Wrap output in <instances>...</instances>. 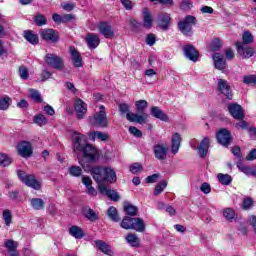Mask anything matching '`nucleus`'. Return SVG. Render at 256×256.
<instances>
[{"label":"nucleus","instance_id":"obj_19","mask_svg":"<svg viewBox=\"0 0 256 256\" xmlns=\"http://www.w3.org/2000/svg\"><path fill=\"white\" fill-rule=\"evenodd\" d=\"M157 22L163 31H167V29H169V25L171 24V15L167 13H160L157 16Z\"/></svg>","mask_w":256,"mask_h":256},{"label":"nucleus","instance_id":"obj_6","mask_svg":"<svg viewBox=\"0 0 256 256\" xmlns=\"http://www.w3.org/2000/svg\"><path fill=\"white\" fill-rule=\"evenodd\" d=\"M17 175L20 181L26 184L27 187H31L36 191H39V189H41V181L35 179V175L26 174L24 171H21V170L18 171Z\"/></svg>","mask_w":256,"mask_h":256},{"label":"nucleus","instance_id":"obj_3","mask_svg":"<svg viewBox=\"0 0 256 256\" xmlns=\"http://www.w3.org/2000/svg\"><path fill=\"white\" fill-rule=\"evenodd\" d=\"M121 227L122 229H133L134 231H138V233H143V231H145V222H143L141 218L126 216L121 222Z\"/></svg>","mask_w":256,"mask_h":256},{"label":"nucleus","instance_id":"obj_46","mask_svg":"<svg viewBox=\"0 0 256 256\" xmlns=\"http://www.w3.org/2000/svg\"><path fill=\"white\" fill-rule=\"evenodd\" d=\"M5 247L8 249V253H13L17 251V247H19V243L13 241V240H7L5 242Z\"/></svg>","mask_w":256,"mask_h":256},{"label":"nucleus","instance_id":"obj_29","mask_svg":"<svg viewBox=\"0 0 256 256\" xmlns=\"http://www.w3.org/2000/svg\"><path fill=\"white\" fill-rule=\"evenodd\" d=\"M69 233L70 235H72V237H75V239H83V237H85L83 229H81V227L79 226L70 227Z\"/></svg>","mask_w":256,"mask_h":256},{"label":"nucleus","instance_id":"obj_38","mask_svg":"<svg viewBox=\"0 0 256 256\" xmlns=\"http://www.w3.org/2000/svg\"><path fill=\"white\" fill-rule=\"evenodd\" d=\"M2 217L4 219L5 225H7V227H10L11 223H13V215H11V210H4L2 213Z\"/></svg>","mask_w":256,"mask_h":256},{"label":"nucleus","instance_id":"obj_32","mask_svg":"<svg viewBox=\"0 0 256 256\" xmlns=\"http://www.w3.org/2000/svg\"><path fill=\"white\" fill-rule=\"evenodd\" d=\"M217 179L221 185H231L233 178L229 174L219 173Z\"/></svg>","mask_w":256,"mask_h":256},{"label":"nucleus","instance_id":"obj_53","mask_svg":"<svg viewBox=\"0 0 256 256\" xmlns=\"http://www.w3.org/2000/svg\"><path fill=\"white\" fill-rule=\"evenodd\" d=\"M19 73L21 79L27 80L29 79V70L25 66H20Z\"/></svg>","mask_w":256,"mask_h":256},{"label":"nucleus","instance_id":"obj_15","mask_svg":"<svg viewBox=\"0 0 256 256\" xmlns=\"http://www.w3.org/2000/svg\"><path fill=\"white\" fill-rule=\"evenodd\" d=\"M228 111L230 115L238 121L245 119V112L243 111V107L239 104H228Z\"/></svg>","mask_w":256,"mask_h":256},{"label":"nucleus","instance_id":"obj_55","mask_svg":"<svg viewBox=\"0 0 256 256\" xmlns=\"http://www.w3.org/2000/svg\"><path fill=\"white\" fill-rule=\"evenodd\" d=\"M253 207V199L252 198H245L242 202V209H251Z\"/></svg>","mask_w":256,"mask_h":256},{"label":"nucleus","instance_id":"obj_59","mask_svg":"<svg viewBox=\"0 0 256 256\" xmlns=\"http://www.w3.org/2000/svg\"><path fill=\"white\" fill-rule=\"evenodd\" d=\"M120 3H122L126 11H131L133 9V2L131 0H120Z\"/></svg>","mask_w":256,"mask_h":256},{"label":"nucleus","instance_id":"obj_42","mask_svg":"<svg viewBox=\"0 0 256 256\" xmlns=\"http://www.w3.org/2000/svg\"><path fill=\"white\" fill-rule=\"evenodd\" d=\"M68 173L71 177H81V175H83V170L79 166H71L68 169Z\"/></svg>","mask_w":256,"mask_h":256},{"label":"nucleus","instance_id":"obj_27","mask_svg":"<svg viewBox=\"0 0 256 256\" xmlns=\"http://www.w3.org/2000/svg\"><path fill=\"white\" fill-rule=\"evenodd\" d=\"M150 113L156 119H160V121H169V116H167V114H165V112H163V110L157 106H153L150 110Z\"/></svg>","mask_w":256,"mask_h":256},{"label":"nucleus","instance_id":"obj_16","mask_svg":"<svg viewBox=\"0 0 256 256\" xmlns=\"http://www.w3.org/2000/svg\"><path fill=\"white\" fill-rule=\"evenodd\" d=\"M99 191L102 195H106V197H109L112 201H119L121 199V196L117 191L112 190L111 187L106 186L105 184L99 185Z\"/></svg>","mask_w":256,"mask_h":256},{"label":"nucleus","instance_id":"obj_1","mask_svg":"<svg viewBox=\"0 0 256 256\" xmlns=\"http://www.w3.org/2000/svg\"><path fill=\"white\" fill-rule=\"evenodd\" d=\"M72 147L74 153H83L84 159L88 163H95L99 159V150L87 143V137L77 131L72 132Z\"/></svg>","mask_w":256,"mask_h":256},{"label":"nucleus","instance_id":"obj_64","mask_svg":"<svg viewBox=\"0 0 256 256\" xmlns=\"http://www.w3.org/2000/svg\"><path fill=\"white\" fill-rule=\"evenodd\" d=\"M256 159V149H252L246 156V161H255Z\"/></svg>","mask_w":256,"mask_h":256},{"label":"nucleus","instance_id":"obj_31","mask_svg":"<svg viewBox=\"0 0 256 256\" xmlns=\"http://www.w3.org/2000/svg\"><path fill=\"white\" fill-rule=\"evenodd\" d=\"M24 38L32 45H37L39 43V37L31 31H24Z\"/></svg>","mask_w":256,"mask_h":256},{"label":"nucleus","instance_id":"obj_2","mask_svg":"<svg viewBox=\"0 0 256 256\" xmlns=\"http://www.w3.org/2000/svg\"><path fill=\"white\" fill-rule=\"evenodd\" d=\"M148 103L146 100H138L135 103L136 113H128L126 115V119L130 121V123H139V125H145L147 123V119H149V114L145 112V109L148 107Z\"/></svg>","mask_w":256,"mask_h":256},{"label":"nucleus","instance_id":"obj_49","mask_svg":"<svg viewBox=\"0 0 256 256\" xmlns=\"http://www.w3.org/2000/svg\"><path fill=\"white\" fill-rule=\"evenodd\" d=\"M35 23L38 27H43V25H47V18L43 14H37L35 16Z\"/></svg>","mask_w":256,"mask_h":256},{"label":"nucleus","instance_id":"obj_4","mask_svg":"<svg viewBox=\"0 0 256 256\" xmlns=\"http://www.w3.org/2000/svg\"><path fill=\"white\" fill-rule=\"evenodd\" d=\"M193 25H197V18L188 15L184 20L178 23V29L185 37H191V35H193Z\"/></svg>","mask_w":256,"mask_h":256},{"label":"nucleus","instance_id":"obj_44","mask_svg":"<svg viewBox=\"0 0 256 256\" xmlns=\"http://www.w3.org/2000/svg\"><path fill=\"white\" fill-rule=\"evenodd\" d=\"M126 241L132 247H139V238L135 234H128L126 237Z\"/></svg>","mask_w":256,"mask_h":256},{"label":"nucleus","instance_id":"obj_13","mask_svg":"<svg viewBox=\"0 0 256 256\" xmlns=\"http://www.w3.org/2000/svg\"><path fill=\"white\" fill-rule=\"evenodd\" d=\"M216 139L223 147H229L231 145V132L223 128L216 133Z\"/></svg>","mask_w":256,"mask_h":256},{"label":"nucleus","instance_id":"obj_62","mask_svg":"<svg viewBox=\"0 0 256 256\" xmlns=\"http://www.w3.org/2000/svg\"><path fill=\"white\" fill-rule=\"evenodd\" d=\"M236 129H248L249 128V123L244 121L243 119L240 120V122H237L235 124Z\"/></svg>","mask_w":256,"mask_h":256},{"label":"nucleus","instance_id":"obj_25","mask_svg":"<svg viewBox=\"0 0 256 256\" xmlns=\"http://www.w3.org/2000/svg\"><path fill=\"white\" fill-rule=\"evenodd\" d=\"M213 61H214L215 67L219 71H223V70L227 69V61L225 60L223 55H221L220 53H215L213 55Z\"/></svg>","mask_w":256,"mask_h":256},{"label":"nucleus","instance_id":"obj_24","mask_svg":"<svg viewBox=\"0 0 256 256\" xmlns=\"http://www.w3.org/2000/svg\"><path fill=\"white\" fill-rule=\"evenodd\" d=\"M198 151L199 157L204 159V157H207V153H209V138L205 137L200 142L199 146L196 148Z\"/></svg>","mask_w":256,"mask_h":256},{"label":"nucleus","instance_id":"obj_20","mask_svg":"<svg viewBox=\"0 0 256 256\" xmlns=\"http://www.w3.org/2000/svg\"><path fill=\"white\" fill-rule=\"evenodd\" d=\"M86 43L89 49H97L101 43V39L99 38L98 34L88 33L86 35Z\"/></svg>","mask_w":256,"mask_h":256},{"label":"nucleus","instance_id":"obj_47","mask_svg":"<svg viewBox=\"0 0 256 256\" xmlns=\"http://www.w3.org/2000/svg\"><path fill=\"white\" fill-rule=\"evenodd\" d=\"M167 188V181L163 180L162 182L158 183L154 189V195H161L163 191Z\"/></svg>","mask_w":256,"mask_h":256},{"label":"nucleus","instance_id":"obj_34","mask_svg":"<svg viewBox=\"0 0 256 256\" xmlns=\"http://www.w3.org/2000/svg\"><path fill=\"white\" fill-rule=\"evenodd\" d=\"M237 167L245 173V175H251L252 177H256V170L251 169L249 166H243V163L237 162Z\"/></svg>","mask_w":256,"mask_h":256},{"label":"nucleus","instance_id":"obj_48","mask_svg":"<svg viewBox=\"0 0 256 256\" xmlns=\"http://www.w3.org/2000/svg\"><path fill=\"white\" fill-rule=\"evenodd\" d=\"M223 215L228 221H233V219H235V210L232 208H226L223 210Z\"/></svg>","mask_w":256,"mask_h":256},{"label":"nucleus","instance_id":"obj_61","mask_svg":"<svg viewBox=\"0 0 256 256\" xmlns=\"http://www.w3.org/2000/svg\"><path fill=\"white\" fill-rule=\"evenodd\" d=\"M76 6L77 4H75V2L61 4V7L64 9V11H73L74 7Z\"/></svg>","mask_w":256,"mask_h":256},{"label":"nucleus","instance_id":"obj_26","mask_svg":"<svg viewBox=\"0 0 256 256\" xmlns=\"http://www.w3.org/2000/svg\"><path fill=\"white\" fill-rule=\"evenodd\" d=\"M180 147H181V134L173 133L172 142H171L172 154L177 155V153H179Z\"/></svg>","mask_w":256,"mask_h":256},{"label":"nucleus","instance_id":"obj_7","mask_svg":"<svg viewBox=\"0 0 256 256\" xmlns=\"http://www.w3.org/2000/svg\"><path fill=\"white\" fill-rule=\"evenodd\" d=\"M107 173L113 174V169L111 168H103V167H94L92 169V177L96 183H98V189L100 185H103V181L105 179H109V176H107Z\"/></svg>","mask_w":256,"mask_h":256},{"label":"nucleus","instance_id":"obj_63","mask_svg":"<svg viewBox=\"0 0 256 256\" xmlns=\"http://www.w3.org/2000/svg\"><path fill=\"white\" fill-rule=\"evenodd\" d=\"M161 177L160 174H153L146 178V183H157V179Z\"/></svg>","mask_w":256,"mask_h":256},{"label":"nucleus","instance_id":"obj_52","mask_svg":"<svg viewBox=\"0 0 256 256\" xmlns=\"http://www.w3.org/2000/svg\"><path fill=\"white\" fill-rule=\"evenodd\" d=\"M243 81H244V83H246V85H255L256 84V76L255 75L244 76Z\"/></svg>","mask_w":256,"mask_h":256},{"label":"nucleus","instance_id":"obj_54","mask_svg":"<svg viewBox=\"0 0 256 256\" xmlns=\"http://www.w3.org/2000/svg\"><path fill=\"white\" fill-rule=\"evenodd\" d=\"M130 109H131V106L129 104H126V103L119 104V111H120V113H122V115H125V113H126V115L128 113H131V112H129Z\"/></svg>","mask_w":256,"mask_h":256},{"label":"nucleus","instance_id":"obj_50","mask_svg":"<svg viewBox=\"0 0 256 256\" xmlns=\"http://www.w3.org/2000/svg\"><path fill=\"white\" fill-rule=\"evenodd\" d=\"M210 47L212 51H219L223 47V44L219 38H214L210 44Z\"/></svg>","mask_w":256,"mask_h":256},{"label":"nucleus","instance_id":"obj_43","mask_svg":"<svg viewBox=\"0 0 256 256\" xmlns=\"http://www.w3.org/2000/svg\"><path fill=\"white\" fill-rule=\"evenodd\" d=\"M29 95L35 103H43V98H41V93L35 89H30L29 90Z\"/></svg>","mask_w":256,"mask_h":256},{"label":"nucleus","instance_id":"obj_58","mask_svg":"<svg viewBox=\"0 0 256 256\" xmlns=\"http://www.w3.org/2000/svg\"><path fill=\"white\" fill-rule=\"evenodd\" d=\"M200 191H202V193H204L205 195H209V193H211V185L207 182H204L200 186Z\"/></svg>","mask_w":256,"mask_h":256},{"label":"nucleus","instance_id":"obj_57","mask_svg":"<svg viewBox=\"0 0 256 256\" xmlns=\"http://www.w3.org/2000/svg\"><path fill=\"white\" fill-rule=\"evenodd\" d=\"M193 7V3L189 0H183L180 4V8L183 9V11H189Z\"/></svg>","mask_w":256,"mask_h":256},{"label":"nucleus","instance_id":"obj_33","mask_svg":"<svg viewBox=\"0 0 256 256\" xmlns=\"http://www.w3.org/2000/svg\"><path fill=\"white\" fill-rule=\"evenodd\" d=\"M96 247L102 251V253H105L106 255H109L111 253V247L107 245L103 240H96Z\"/></svg>","mask_w":256,"mask_h":256},{"label":"nucleus","instance_id":"obj_21","mask_svg":"<svg viewBox=\"0 0 256 256\" xmlns=\"http://www.w3.org/2000/svg\"><path fill=\"white\" fill-rule=\"evenodd\" d=\"M70 55L74 67H83V57H81V53L76 50L75 46H70Z\"/></svg>","mask_w":256,"mask_h":256},{"label":"nucleus","instance_id":"obj_56","mask_svg":"<svg viewBox=\"0 0 256 256\" xmlns=\"http://www.w3.org/2000/svg\"><path fill=\"white\" fill-rule=\"evenodd\" d=\"M131 173H141L143 171V166L139 163H134L130 166Z\"/></svg>","mask_w":256,"mask_h":256},{"label":"nucleus","instance_id":"obj_30","mask_svg":"<svg viewBox=\"0 0 256 256\" xmlns=\"http://www.w3.org/2000/svg\"><path fill=\"white\" fill-rule=\"evenodd\" d=\"M30 205L36 211H41V209L45 208V201L43 199H41V198H32L30 200Z\"/></svg>","mask_w":256,"mask_h":256},{"label":"nucleus","instance_id":"obj_17","mask_svg":"<svg viewBox=\"0 0 256 256\" xmlns=\"http://www.w3.org/2000/svg\"><path fill=\"white\" fill-rule=\"evenodd\" d=\"M236 49L237 53L240 57H243V59H249L250 57H253L255 50L251 47H245L241 42H236Z\"/></svg>","mask_w":256,"mask_h":256},{"label":"nucleus","instance_id":"obj_10","mask_svg":"<svg viewBox=\"0 0 256 256\" xmlns=\"http://www.w3.org/2000/svg\"><path fill=\"white\" fill-rule=\"evenodd\" d=\"M40 37L44 41H48V43H57L59 41V32L54 29H41Z\"/></svg>","mask_w":256,"mask_h":256},{"label":"nucleus","instance_id":"obj_14","mask_svg":"<svg viewBox=\"0 0 256 256\" xmlns=\"http://www.w3.org/2000/svg\"><path fill=\"white\" fill-rule=\"evenodd\" d=\"M98 31L105 39H113L115 37V31H113V27H111L109 22H100L98 24Z\"/></svg>","mask_w":256,"mask_h":256},{"label":"nucleus","instance_id":"obj_23","mask_svg":"<svg viewBox=\"0 0 256 256\" xmlns=\"http://www.w3.org/2000/svg\"><path fill=\"white\" fill-rule=\"evenodd\" d=\"M142 19L145 29H151V27H153V15H151L149 8L142 9Z\"/></svg>","mask_w":256,"mask_h":256},{"label":"nucleus","instance_id":"obj_18","mask_svg":"<svg viewBox=\"0 0 256 256\" xmlns=\"http://www.w3.org/2000/svg\"><path fill=\"white\" fill-rule=\"evenodd\" d=\"M17 149L19 155L24 158L31 157V155L33 154V148L31 147V143L27 141L20 142Z\"/></svg>","mask_w":256,"mask_h":256},{"label":"nucleus","instance_id":"obj_41","mask_svg":"<svg viewBox=\"0 0 256 256\" xmlns=\"http://www.w3.org/2000/svg\"><path fill=\"white\" fill-rule=\"evenodd\" d=\"M33 121L36 125H39V127H43V125H47V117L43 114L35 115L33 118Z\"/></svg>","mask_w":256,"mask_h":256},{"label":"nucleus","instance_id":"obj_22","mask_svg":"<svg viewBox=\"0 0 256 256\" xmlns=\"http://www.w3.org/2000/svg\"><path fill=\"white\" fill-rule=\"evenodd\" d=\"M74 108L78 119H83L87 115V105L83 100L77 99Z\"/></svg>","mask_w":256,"mask_h":256},{"label":"nucleus","instance_id":"obj_37","mask_svg":"<svg viewBox=\"0 0 256 256\" xmlns=\"http://www.w3.org/2000/svg\"><path fill=\"white\" fill-rule=\"evenodd\" d=\"M11 163H13V158H11V156L5 153H0V165H2V167H9Z\"/></svg>","mask_w":256,"mask_h":256},{"label":"nucleus","instance_id":"obj_36","mask_svg":"<svg viewBox=\"0 0 256 256\" xmlns=\"http://www.w3.org/2000/svg\"><path fill=\"white\" fill-rule=\"evenodd\" d=\"M108 217L111 219V221H114L115 223L120 221L119 214L117 213V208L114 206H111L107 211Z\"/></svg>","mask_w":256,"mask_h":256},{"label":"nucleus","instance_id":"obj_11","mask_svg":"<svg viewBox=\"0 0 256 256\" xmlns=\"http://www.w3.org/2000/svg\"><path fill=\"white\" fill-rule=\"evenodd\" d=\"M218 91L223 95L226 99H233V90H231V86L229 82L225 79H218Z\"/></svg>","mask_w":256,"mask_h":256},{"label":"nucleus","instance_id":"obj_28","mask_svg":"<svg viewBox=\"0 0 256 256\" xmlns=\"http://www.w3.org/2000/svg\"><path fill=\"white\" fill-rule=\"evenodd\" d=\"M88 137L90 141H95V139H98L99 141H108L109 134L101 131H94V132H90L88 134Z\"/></svg>","mask_w":256,"mask_h":256},{"label":"nucleus","instance_id":"obj_39","mask_svg":"<svg viewBox=\"0 0 256 256\" xmlns=\"http://www.w3.org/2000/svg\"><path fill=\"white\" fill-rule=\"evenodd\" d=\"M11 99L9 96H6L4 98H0V111H7L9 107L11 106Z\"/></svg>","mask_w":256,"mask_h":256},{"label":"nucleus","instance_id":"obj_51","mask_svg":"<svg viewBox=\"0 0 256 256\" xmlns=\"http://www.w3.org/2000/svg\"><path fill=\"white\" fill-rule=\"evenodd\" d=\"M129 133L131 135H133L134 137H143V133L141 132V130H139L137 127L135 126H130L129 127Z\"/></svg>","mask_w":256,"mask_h":256},{"label":"nucleus","instance_id":"obj_45","mask_svg":"<svg viewBox=\"0 0 256 256\" xmlns=\"http://www.w3.org/2000/svg\"><path fill=\"white\" fill-rule=\"evenodd\" d=\"M124 211H126L127 215L135 217V215H137V213L139 212V209L131 204H126L124 206Z\"/></svg>","mask_w":256,"mask_h":256},{"label":"nucleus","instance_id":"obj_9","mask_svg":"<svg viewBox=\"0 0 256 256\" xmlns=\"http://www.w3.org/2000/svg\"><path fill=\"white\" fill-rule=\"evenodd\" d=\"M152 151L158 161H165V159H167V153L169 152V146L164 143H157L153 145Z\"/></svg>","mask_w":256,"mask_h":256},{"label":"nucleus","instance_id":"obj_5","mask_svg":"<svg viewBox=\"0 0 256 256\" xmlns=\"http://www.w3.org/2000/svg\"><path fill=\"white\" fill-rule=\"evenodd\" d=\"M44 61L48 67H52V69H56V71H63V69H65V60L57 54H46Z\"/></svg>","mask_w":256,"mask_h":256},{"label":"nucleus","instance_id":"obj_60","mask_svg":"<svg viewBox=\"0 0 256 256\" xmlns=\"http://www.w3.org/2000/svg\"><path fill=\"white\" fill-rule=\"evenodd\" d=\"M157 41V38L155 37V34H148L146 37V43L147 45H150V47H153V44Z\"/></svg>","mask_w":256,"mask_h":256},{"label":"nucleus","instance_id":"obj_12","mask_svg":"<svg viewBox=\"0 0 256 256\" xmlns=\"http://www.w3.org/2000/svg\"><path fill=\"white\" fill-rule=\"evenodd\" d=\"M183 53L186 59H189V61H193V63H197L199 61V51L195 46L191 44H187L183 47Z\"/></svg>","mask_w":256,"mask_h":256},{"label":"nucleus","instance_id":"obj_40","mask_svg":"<svg viewBox=\"0 0 256 256\" xmlns=\"http://www.w3.org/2000/svg\"><path fill=\"white\" fill-rule=\"evenodd\" d=\"M253 41H254V37H253V34H251V32L246 31L243 33L242 42H241L243 46L250 45V43H253Z\"/></svg>","mask_w":256,"mask_h":256},{"label":"nucleus","instance_id":"obj_8","mask_svg":"<svg viewBox=\"0 0 256 256\" xmlns=\"http://www.w3.org/2000/svg\"><path fill=\"white\" fill-rule=\"evenodd\" d=\"M99 109L100 111L95 113L93 118L90 119V123L96 127H108L109 122H107V112H105V106L101 105Z\"/></svg>","mask_w":256,"mask_h":256},{"label":"nucleus","instance_id":"obj_35","mask_svg":"<svg viewBox=\"0 0 256 256\" xmlns=\"http://www.w3.org/2000/svg\"><path fill=\"white\" fill-rule=\"evenodd\" d=\"M83 213H84V216L86 217V219L88 221H92L93 222V221H96V220L99 219V216L97 215V213H95V211L93 209H91V208L85 209L83 211Z\"/></svg>","mask_w":256,"mask_h":256}]
</instances>
